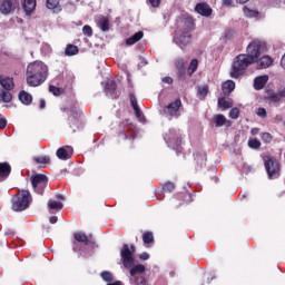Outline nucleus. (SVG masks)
I'll list each match as a JSON object with an SVG mask.
<instances>
[{
	"instance_id": "obj_1",
	"label": "nucleus",
	"mask_w": 285,
	"mask_h": 285,
	"mask_svg": "<svg viewBox=\"0 0 285 285\" xmlns=\"http://www.w3.org/2000/svg\"><path fill=\"white\" fill-rule=\"evenodd\" d=\"M26 77L28 86L37 88L48 79V66L39 60L31 62L27 66Z\"/></svg>"
},
{
	"instance_id": "obj_2",
	"label": "nucleus",
	"mask_w": 285,
	"mask_h": 285,
	"mask_svg": "<svg viewBox=\"0 0 285 285\" xmlns=\"http://www.w3.org/2000/svg\"><path fill=\"white\" fill-rule=\"evenodd\" d=\"M98 248L97 240L92 234L87 235L83 232H75L72 240L73 253H88Z\"/></svg>"
},
{
	"instance_id": "obj_3",
	"label": "nucleus",
	"mask_w": 285,
	"mask_h": 285,
	"mask_svg": "<svg viewBox=\"0 0 285 285\" xmlns=\"http://www.w3.org/2000/svg\"><path fill=\"white\" fill-rule=\"evenodd\" d=\"M11 204V208L14 213H23V210H28L30 204H32V194H30L28 189H20L12 196Z\"/></svg>"
},
{
	"instance_id": "obj_4",
	"label": "nucleus",
	"mask_w": 285,
	"mask_h": 285,
	"mask_svg": "<svg viewBox=\"0 0 285 285\" xmlns=\"http://www.w3.org/2000/svg\"><path fill=\"white\" fill-rule=\"evenodd\" d=\"M253 63L255 62L252 61V59L246 53L236 56L232 65V79H239V77L246 72L248 66H253Z\"/></svg>"
},
{
	"instance_id": "obj_5",
	"label": "nucleus",
	"mask_w": 285,
	"mask_h": 285,
	"mask_svg": "<svg viewBox=\"0 0 285 285\" xmlns=\"http://www.w3.org/2000/svg\"><path fill=\"white\" fill-rule=\"evenodd\" d=\"M266 51V42L263 40L256 39L252 41L247 48H246V56L254 61V63H257L259 61V57H262V53Z\"/></svg>"
},
{
	"instance_id": "obj_6",
	"label": "nucleus",
	"mask_w": 285,
	"mask_h": 285,
	"mask_svg": "<svg viewBox=\"0 0 285 285\" xmlns=\"http://www.w3.org/2000/svg\"><path fill=\"white\" fill-rule=\"evenodd\" d=\"M265 170L268 175L269 179H277L279 177L282 167L279 165V161L277 159L271 157V156H264L263 157Z\"/></svg>"
},
{
	"instance_id": "obj_7",
	"label": "nucleus",
	"mask_w": 285,
	"mask_h": 285,
	"mask_svg": "<svg viewBox=\"0 0 285 285\" xmlns=\"http://www.w3.org/2000/svg\"><path fill=\"white\" fill-rule=\"evenodd\" d=\"M137 253V247L135 245L124 244L120 249V257L122 262V266L125 268H132V264H135V254Z\"/></svg>"
},
{
	"instance_id": "obj_8",
	"label": "nucleus",
	"mask_w": 285,
	"mask_h": 285,
	"mask_svg": "<svg viewBox=\"0 0 285 285\" xmlns=\"http://www.w3.org/2000/svg\"><path fill=\"white\" fill-rule=\"evenodd\" d=\"M31 186L37 195H43L48 187V176L43 174H35L30 177Z\"/></svg>"
},
{
	"instance_id": "obj_9",
	"label": "nucleus",
	"mask_w": 285,
	"mask_h": 285,
	"mask_svg": "<svg viewBox=\"0 0 285 285\" xmlns=\"http://www.w3.org/2000/svg\"><path fill=\"white\" fill-rule=\"evenodd\" d=\"M181 29H180V35L178 37V41L180 46H188L190 43V39L193 35L190 33L193 30L194 23L189 19H184L181 21Z\"/></svg>"
},
{
	"instance_id": "obj_10",
	"label": "nucleus",
	"mask_w": 285,
	"mask_h": 285,
	"mask_svg": "<svg viewBox=\"0 0 285 285\" xmlns=\"http://www.w3.org/2000/svg\"><path fill=\"white\" fill-rule=\"evenodd\" d=\"M70 117L68 118L69 127L72 128V131L76 132L79 128V124L81 121V116L83 115V111L76 105L71 106L69 109Z\"/></svg>"
},
{
	"instance_id": "obj_11",
	"label": "nucleus",
	"mask_w": 285,
	"mask_h": 285,
	"mask_svg": "<svg viewBox=\"0 0 285 285\" xmlns=\"http://www.w3.org/2000/svg\"><path fill=\"white\" fill-rule=\"evenodd\" d=\"M19 8V0H0V14L8 17Z\"/></svg>"
},
{
	"instance_id": "obj_12",
	"label": "nucleus",
	"mask_w": 285,
	"mask_h": 285,
	"mask_svg": "<svg viewBox=\"0 0 285 285\" xmlns=\"http://www.w3.org/2000/svg\"><path fill=\"white\" fill-rule=\"evenodd\" d=\"M179 108H181V99L178 98L169 105L165 106L163 112L164 115H167V117H175V119H179Z\"/></svg>"
},
{
	"instance_id": "obj_13",
	"label": "nucleus",
	"mask_w": 285,
	"mask_h": 285,
	"mask_svg": "<svg viewBox=\"0 0 285 285\" xmlns=\"http://www.w3.org/2000/svg\"><path fill=\"white\" fill-rule=\"evenodd\" d=\"M168 144L174 150H179L181 148V135L175 130L169 131Z\"/></svg>"
},
{
	"instance_id": "obj_14",
	"label": "nucleus",
	"mask_w": 285,
	"mask_h": 285,
	"mask_svg": "<svg viewBox=\"0 0 285 285\" xmlns=\"http://www.w3.org/2000/svg\"><path fill=\"white\" fill-rule=\"evenodd\" d=\"M58 159H61L62 161H68L75 155V149H72L71 146H65L58 148L56 153Z\"/></svg>"
},
{
	"instance_id": "obj_15",
	"label": "nucleus",
	"mask_w": 285,
	"mask_h": 285,
	"mask_svg": "<svg viewBox=\"0 0 285 285\" xmlns=\"http://www.w3.org/2000/svg\"><path fill=\"white\" fill-rule=\"evenodd\" d=\"M195 12H197V14H200V17H212L213 14V8H210V4H208L207 2H198L195 6Z\"/></svg>"
},
{
	"instance_id": "obj_16",
	"label": "nucleus",
	"mask_w": 285,
	"mask_h": 285,
	"mask_svg": "<svg viewBox=\"0 0 285 285\" xmlns=\"http://www.w3.org/2000/svg\"><path fill=\"white\" fill-rule=\"evenodd\" d=\"M106 95H110L112 99H117V82L115 80H108L105 86Z\"/></svg>"
},
{
	"instance_id": "obj_17",
	"label": "nucleus",
	"mask_w": 285,
	"mask_h": 285,
	"mask_svg": "<svg viewBox=\"0 0 285 285\" xmlns=\"http://www.w3.org/2000/svg\"><path fill=\"white\" fill-rule=\"evenodd\" d=\"M22 9L27 17H30L37 10V0H23Z\"/></svg>"
},
{
	"instance_id": "obj_18",
	"label": "nucleus",
	"mask_w": 285,
	"mask_h": 285,
	"mask_svg": "<svg viewBox=\"0 0 285 285\" xmlns=\"http://www.w3.org/2000/svg\"><path fill=\"white\" fill-rule=\"evenodd\" d=\"M144 273H146V266L142 264L134 265L129 271V275H130L131 279L135 277L144 276Z\"/></svg>"
},
{
	"instance_id": "obj_19",
	"label": "nucleus",
	"mask_w": 285,
	"mask_h": 285,
	"mask_svg": "<svg viewBox=\"0 0 285 285\" xmlns=\"http://www.w3.org/2000/svg\"><path fill=\"white\" fill-rule=\"evenodd\" d=\"M216 128H222V126H226L227 128H230L233 126V121L227 120L226 116L218 114L214 117Z\"/></svg>"
},
{
	"instance_id": "obj_20",
	"label": "nucleus",
	"mask_w": 285,
	"mask_h": 285,
	"mask_svg": "<svg viewBox=\"0 0 285 285\" xmlns=\"http://www.w3.org/2000/svg\"><path fill=\"white\" fill-rule=\"evenodd\" d=\"M129 99L137 119H141V117H144V112H141V109H139V105H137V97L135 96V94H129Z\"/></svg>"
},
{
	"instance_id": "obj_21",
	"label": "nucleus",
	"mask_w": 285,
	"mask_h": 285,
	"mask_svg": "<svg viewBox=\"0 0 285 285\" xmlns=\"http://www.w3.org/2000/svg\"><path fill=\"white\" fill-rule=\"evenodd\" d=\"M120 137L122 139H130L131 141H135V138L137 135L135 134V126L128 125L124 132H120Z\"/></svg>"
},
{
	"instance_id": "obj_22",
	"label": "nucleus",
	"mask_w": 285,
	"mask_h": 285,
	"mask_svg": "<svg viewBox=\"0 0 285 285\" xmlns=\"http://www.w3.org/2000/svg\"><path fill=\"white\" fill-rule=\"evenodd\" d=\"M12 173V167L9 163H0V179H8Z\"/></svg>"
},
{
	"instance_id": "obj_23",
	"label": "nucleus",
	"mask_w": 285,
	"mask_h": 285,
	"mask_svg": "<svg viewBox=\"0 0 285 285\" xmlns=\"http://www.w3.org/2000/svg\"><path fill=\"white\" fill-rule=\"evenodd\" d=\"M97 26L102 32H108L110 30V20L108 17L102 16L98 19Z\"/></svg>"
},
{
	"instance_id": "obj_24",
	"label": "nucleus",
	"mask_w": 285,
	"mask_h": 285,
	"mask_svg": "<svg viewBox=\"0 0 285 285\" xmlns=\"http://www.w3.org/2000/svg\"><path fill=\"white\" fill-rule=\"evenodd\" d=\"M268 83V76H261L254 79L255 90H263L264 86Z\"/></svg>"
},
{
	"instance_id": "obj_25",
	"label": "nucleus",
	"mask_w": 285,
	"mask_h": 285,
	"mask_svg": "<svg viewBox=\"0 0 285 285\" xmlns=\"http://www.w3.org/2000/svg\"><path fill=\"white\" fill-rule=\"evenodd\" d=\"M0 85L2 86V88H4L6 90L10 91L14 89V79L10 78V77H0Z\"/></svg>"
},
{
	"instance_id": "obj_26",
	"label": "nucleus",
	"mask_w": 285,
	"mask_h": 285,
	"mask_svg": "<svg viewBox=\"0 0 285 285\" xmlns=\"http://www.w3.org/2000/svg\"><path fill=\"white\" fill-rule=\"evenodd\" d=\"M258 61V68L261 70H264L266 68H271V66H273V58H271L269 56H263Z\"/></svg>"
},
{
	"instance_id": "obj_27",
	"label": "nucleus",
	"mask_w": 285,
	"mask_h": 285,
	"mask_svg": "<svg viewBox=\"0 0 285 285\" xmlns=\"http://www.w3.org/2000/svg\"><path fill=\"white\" fill-rule=\"evenodd\" d=\"M222 90H223V95H225V97L230 95V92H233V90H235V81L226 80L222 85Z\"/></svg>"
},
{
	"instance_id": "obj_28",
	"label": "nucleus",
	"mask_w": 285,
	"mask_h": 285,
	"mask_svg": "<svg viewBox=\"0 0 285 285\" xmlns=\"http://www.w3.org/2000/svg\"><path fill=\"white\" fill-rule=\"evenodd\" d=\"M142 243L146 248H150V245L155 244V235L153 232H145L142 234Z\"/></svg>"
},
{
	"instance_id": "obj_29",
	"label": "nucleus",
	"mask_w": 285,
	"mask_h": 285,
	"mask_svg": "<svg viewBox=\"0 0 285 285\" xmlns=\"http://www.w3.org/2000/svg\"><path fill=\"white\" fill-rule=\"evenodd\" d=\"M144 39V31H138L134 36L129 37L126 40L127 46H135L138 41H141Z\"/></svg>"
},
{
	"instance_id": "obj_30",
	"label": "nucleus",
	"mask_w": 285,
	"mask_h": 285,
	"mask_svg": "<svg viewBox=\"0 0 285 285\" xmlns=\"http://www.w3.org/2000/svg\"><path fill=\"white\" fill-rule=\"evenodd\" d=\"M198 68H199V60H197V58L191 59V61L189 62V66L187 68L188 77H193V75H195V72H197Z\"/></svg>"
},
{
	"instance_id": "obj_31",
	"label": "nucleus",
	"mask_w": 285,
	"mask_h": 285,
	"mask_svg": "<svg viewBox=\"0 0 285 285\" xmlns=\"http://www.w3.org/2000/svg\"><path fill=\"white\" fill-rule=\"evenodd\" d=\"M46 6L48 10H52V12H61V4L59 0H47Z\"/></svg>"
},
{
	"instance_id": "obj_32",
	"label": "nucleus",
	"mask_w": 285,
	"mask_h": 285,
	"mask_svg": "<svg viewBox=\"0 0 285 285\" xmlns=\"http://www.w3.org/2000/svg\"><path fill=\"white\" fill-rule=\"evenodd\" d=\"M19 100L24 106H30L32 104V95L28 94V91H20L19 94Z\"/></svg>"
},
{
	"instance_id": "obj_33",
	"label": "nucleus",
	"mask_w": 285,
	"mask_h": 285,
	"mask_svg": "<svg viewBox=\"0 0 285 285\" xmlns=\"http://www.w3.org/2000/svg\"><path fill=\"white\" fill-rule=\"evenodd\" d=\"M235 37V29L227 28L224 30L222 40L224 43H228Z\"/></svg>"
},
{
	"instance_id": "obj_34",
	"label": "nucleus",
	"mask_w": 285,
	"mask_h": 285,
	"mask_svg": "<svg viewBox=\"0 0 285 285\" xmlns=\"http://www.w3.org/2000/svg\"><path fill=\"white\" fill-rule=\"evenodd\" d=\"M65 55L66 57H75V55H79V47L75 45H67Z\"/></svg>"
},
{
	"instance_id": "obj_35",
	"label": "nucleus",
	"mask_w": 285,
	"mask_h": 285,
	"mask_svg": "<svg viewBox=\"0 0 285 285\" xmlns=\"http://www.w3.org/2000/svg\"><path fill=\"white\" fill-rule=\"evenodd\" d=\"M243 12L248 19H257V17H259V11L253 10L248 7H244Z\"/></svg>"
},
{
	"instance_id": "obj_36",
	"label": "nucleus",
	"mask_w": 285,
	"mask_h": 285,
	"mask_svg": "<svg viewBox=\"0 0 285 285\" xmlns=\"http://www.w3.org/2000/svg\"><path fill=\"white\" fill-rule=\"evenodd\" d=\"M0 100L4 104H10L12 101V94L8 90L0 89Z\"/></svg>"
},
{
	"instance_id": "obj_37",
	"label": "nucleus",
	"mask_w": 285,
	"mask_h": 285,
	"mask_svg": "<svg viewBox=\"0 0 285 285\" xmlns=\"http://www.w3.org/2000/svg\"><path fill=\"white\" fill-rule=\"evenodd\" d=\"M178 197L181 199L179 206H184V204H190L193 202V194L190 193H181L178 195Z\"/></svg>"
},
{
	"instance_id": "obj_38",
	"label": "nucleus",
	"mask_w": 285,
	"mask_h": 285,
	"mask_svg": "<svg viewBox=\"0 0 285 285\" xmlns=\"http://www.w3.org/2000/svg\"><path fill=\"white\" fill-rule=\"evenodd\" d=\"M218 108L228 110V108H233V101L226 100V98H218Z\"/></svg>"
},
{
	"instance_id": "obj_39",
	"label": "nucleus",
	"mask_w": 285,
	"mask_h": 285,
	"mask_svg": "<svg viewBox=\"0 0 285 285\" xmlns=\"http://www.w3.org/2000/svg\"><path fill=\"white\" fill-rule=\"evenodd\" d=\"M48 208L50 210H61L63 208V203L57 200H48Z\"/></svg>"
},
{
	"instance_id": "obj_40",
	"label": "nucleus",
	"mask_w": 285,
	"mask_h": 285,
	"mask_svg": "<svg viewBox=\"0 0 285 285\" xmlns=\"http://www.w3.org/2000/svg\"><path fill=\"white\" fill-rule=\"evenodd\" d=\"M247 144L252 150H259L262 148V142L257 138H250Z\"/></svg>"
},
{
	"instance_id": "obj_41",
	"label": "nucleus",
	"mask_w": 285,
	"mask_h": 285,
	"mask_svg": "<svg viewBox=\"0 0 285 285\" xmlns=\"http://www.w3.org/2000/svg\"><path fill=\"white\" fill-rule=\"evenodd\" d=\"M197 95L202 101L208 97V85H205L203 87H198Z\"/></svg>"
},
{
	"instance_id": "obj_42",
	"label": "nucleus",
	"mask_w": 285,
	"mask_h": 285,
	"mask_svg": "<svg viewBox=\"0 0 285 285\" xmlns=\"http://www.w3.org/2000/svg\"><path fill=\"white\" fill-rule=\"evenodd\" d=\"M49 92H52L55 97H61V95H63V88H59V87H56L55 85H50Z\"/></svg>"
},
{
	"instance_id": "obj_43",
	"label": "nucleus",
	"mask_w": 285,
	"mask_h": 285,
	"mask_svg": "<svg viewBox=\"0 0 285 285\" xmlns=\"http://www.w3.org/2000/svg\"><path fill=\"white\" fill-rule=\"evenodd\" d=\"M131 282H134L135 285H148V281L146 279V276H136L134 278H130Z\"/></svg>"
},
{
	"instance_id": "obj_44",
	"label": "nucleus",
	"mask_w": 285,
	"mask_h": 285,
	"mask_svg": "<svg viewBox=\"0 0 285 285\" xmlns=\"http://www.w3.org/2000/svg\"><path fill=\"white\" fill-rule=\"evenodd\" d=\"M100 276L104 279V282H108V284H110V282L115 279V277L112 276V273L108 271L101 272Z\"/></svg>"
},
{
	"instance_id": "obj_45",
	"label": "nucleus",
	"mask_w": 285,
	"mask_h": 285,
	"mask_svg": "<svg viewBox=\"0 0 285 285\" xmlns=\"http://www.w3.org/2000/svg\"><path fill=\"white\" fill-rule=\"evenodd\" d=\"M163 190L164 193H173L175 190V183L173 181H167L163 185Z\"/></svg>"
},
{
	"instance_id": "obj_46",
	"label": "nucleus",
	"mask_w": 285,
	"mask_h": 285,
	"mask_svg": "<svg viewBox=\"0 0 285 285\" xmlns=\"http://www.w3.org/2000/svg\"><path fill=\"white\" fill-rule=\"evenodd\" d=\"M176 77L178 81H186V69H176Z\"/></svg>"
},
{
	"instance_id": "obj_47",
	"label": "nucleus",
	"mask_w": 285,
	"mask_h": 285,
	"mask_svg": "<svg viewBox=\"0 0 285 285\" xmlns=\"http://www.w3.org/2000/svg\"><path fill=\"white\" fill-rule=\"evenodd\" d=\"M175 68H176V70L186 69V62H184L183 58H179V59L175 60Z\"/></svg>"
},
{
	"instance_id": "obj_48",
	"label": "nucleus",
	"mask_w": 285,
	"mask_h": 285,
	"mask_svg": "<svg viewBox=\"0 0 285 285\" xmlns=\"http://www.w3.org/2000/svg\"><path fill=\"white\" fill-rule=\"evenodd\" d=\"M268 101H273L274 104H277V101H282V95L281 94H272L267 96Z\"/></svg>"
},
{
	"instance_id": "obj_49",
	"label": "nucleus",
	"mask_w": 285,
	"mask_h": 285,
	"mask_svg": "<svg viewBox=\"0 0 285 285\" xmlns=\"http://www.w3.org/2000/svg\"><path fill=\"white\" fill-rule=\"evenodd\" d=\"M256 115H257V117H261L262 119H266V117H268V112L266 111V108H264V107H259L256 110Z\"/></svg>"
},
{
	"instance_id": "obj_50",
	"label": "nucleus",
	"mask_w": 285,
	"mask_h": 285,
	"mask_svg": "<svg viewBox=\"0 0 285 285\" xmlns=\"http://www.w3.org/2000/svg\"><path fill=\"white\" fill-rule=\"evenodd\" d=\"M230 119H239V108L234 107L229 110Z\"/></svg>"
},
{
	"instance_id": "obj_51",
	"label": "nucleus",
	"mask_w": 285,
	"mask_h": 285,
	"mask_svg": "<svg viewBox=\"0 0 285 285\" xmlns=\"http://www.w3.org/2000/svg\"><path fill=\"white\" fill-rule=\"evenodd\" d=\"M261 139H263L265 144H271L273 141V135H271V132H263Z\"/></svg>"
},
{
	"instance_id": "obj_52",
	"label": "nucleus",
	"mask_w": 285,
	"mask_h": 285,
	"mask_svg": "<svg viewBox=\"0 0 285 285\" xmlns=\"http://www.w3.org/2000/svg\"><path fill=\"white\" fill-rule=\"evenodd\" d=\"M36 164H49L50 157L43 156V157H36L35 158Z\"/></svg>"
},
{
	"instance_id": "obj_53",
	"label": "nucleus",
	"mask_w": 285,
	"mask_h": 285,
	"mask_svg": "<svg viewBox=\"0 0 285 285\" xmlns=\"http://www.w3.org/2000/svg\"><path fill=\"white\" fill-rule=\"evenodd\" d=\"M82 35L86 37H92V27L86 24L82 27Z\"/></svg>"
},
{
	"instance_id": "obj_54",
	"label": "nucleus",
	"mask_w": 285,
	"mask_h": 285,
	"mask_svg": "<svg viewBox=\"0 0 285 285\" xmlns=\"http://www.w3.org/2000/svg\"><path fill=\"white\" fill-rule=\"evenodd\" d=\"M139 259H141V262H148V259H150V254L144 252L139 255Z\"/></svg>"
},
{
	"instance_id": "obj_55",
	"label": "nucleus",
	"mask_w": 285,
	"mask_h": 285,
	"mask_svg": "<svg viewBox=\"0 0 285 285\" xmlns=\"http://www.w3.org/2000/svg\"><path fill=\"white\" fill-rule=\"evenodd\" d=\"M149 3L153 8H159L161 0H149Z\"/></svg>"
},
{
	"instance_id": "obj_56",
	"label": "nucleus",
	"mask_w": 285,
	"mask_h": 285,
	"mask_svg": "<svg viewBox=\"0 0 285 285\" xmlns=\"http://www.w3.org/2000/svg\"><path fill=\"white\" fill-rule=\"evenodd\" d=\"M8 126V120L6 118H0V130H3Z\"/></svg>"
},
{
	"instance_id": "obj_57",
	"label": "nucleus",
	"mask_w": 285,
	"mask_h": 285,
	"mask_svg": "<svg viewBox=\"0 0 285 285\" xmlns=\"http://www.w3.org/2000/svg\"><path fill=\"white\" fill-rule=\"evenodd\" d=\"M161 81H163V83H168L169 86L170 85H173V78H170V77H164L163 79H161Z\"/></svg>"
},
{
	"instance_id": "obj_58",
	"label": "nucleus",
	"mask_w": 285,
	"mask_h": 285,
	"mask_svg": "<svg viewBox=\"0 0 285 285\" xmlns=\"http://www.w3.org/2000/svg\"><path fill=\"white\" fill-rule=\"evenodd\" d=\"M4 235H6L7 237H14V230H12V229H7V230L4 232Z\"/></svg>"
},
{
	"instance_id": "obj_59",
	"label": "nucleus",
	"mask_w": 285,
	"mask_h": 285,
	"mask_svg": "<svg viewBox=\"0 0 285 285\" xmlns=\"http://www.w3.org/2000/svg\"><path fill=\"white\" fill-rule=\"evenodd\" d=\"M49 222H50V224H57V222H59V218L57 216H51L49 218Z\"/></svg>"
},
{
	"instance_id": "obj_60",
	"label": "nucleus",
	"mask_w": 285,
	"mask_h": 285,
	"mask_svg": "<svg viewBox=\"0 0 285 285\" xmlns=\"http://www.w3.org/2000/svg\"><path fill=\"white\" fill-rule=\"evenodd\" d=\"M39 108H40V110H43V108H46V100L45 99H40Z\"/></svg>"
},
{
	"instance_id": "obj_61",
	"label": "nucleus",
	"mask_w": 285,
	"mask_h": 285,
	"mask_svg": "<svg viewBox=\"0 0 285 285\" xmlns=\"http://www.w3.org/2000/svg\"><path fill=\"white\" fill-rule=\"evenodd\" d=\"M258 132H259V128H252L250 129V135H258Z\"/></svg>"
},
{
	"instance_id": "obj_62",
	"label": "nucleus",
	"mask_w": 285,
	"mask_h": 285,
	"mask_svg": "<svg viewBox=\"0 0 285 285\" xmlns=\"http://www.w3.org/2000/svg\"><path fill=\"white\" fill-rule=\"evenodd\" d=\"M224 6H233V0H223Z\"/></svg>"
},
{
	"instance_id": "obj_63",
	"label": "nucleus",
	"mask_w": 285,
	"mask_h": 285,
	"mask_svg": "<svg viewBox=\"0 0 285 285\" xmlns=\"http://www.w3.org/2000/svg\"><path fill=\"white\" fill-rule=\"evenodd\" d=\"M107 285H122V284H121V281H116V282L109 283V284H107Z\"/></svg>"
},
{
	"instance_id": "obj_64",
	"label": "nucleus",
	"mask_w": 285,
	"mask_h": 285,
	"mask_svg": "<svg viewBox=\"0 0 285 285\" xmlns=\"http://www.w3.org/2000/svg\"><path fill=\"white\" fill-rule=\"evenodd\" d=\"M281 98L285 97V88L279 92Z\"/></svg>"
}]
</instances>
